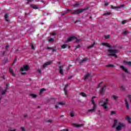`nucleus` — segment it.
<instances>
[{
  "label": "nucleus",
  "instance_id": "obj_1",
  "mask_svg": "<svg viewBox=\"0 0 131 131\" xmlns=\"http://www.w3.org/2000/svg\"><path fill=\"white\" fill-rule=\"evenodd\" d=\"M108 54H107V56L108 57H115V58H117V55L115 54L116 53H118V50H107Z\"/></svg>",
  "mask_w": 131,
  "mask_h": 131
},
{
  "label": "nucleus",
  "instance_id": "obj_2",
  "mask_svg": "<svg viewBox=\"0 0 131 131\" xmlns=\"http://www.w3.org/2000/svg\"><path fill=\"white\" fill-rule=\"evenodd\" d=\"M126 125L124 123H118V125L116 127V131H121L122 128H125Z\"/></svg>",
  "mask_w": 131,
  "mask_h": 131
},
{
  "label": "nucleus",
  "instance_id": "obj_3",
  "mask_svg": "<svg viewBox=\"0 0 131 131\" xmlns=\"http://www.w3.org/2000/svg\"><path fill=\"white\" fill-rule=\"evenodd\" d=\"M88 8H84V9H77L75 11H72V15H78V14H81V13H82L83 11H85V10H88Z\"/></svg>",
  "mask_w": 131,
  "mask_h": 131
},
{
  "label": "nucleus",
  "instance_id": "obj_4",
  "mask_svg": "<svg viewBox=\"0 0 131 131\" xmlns=\"http://www.w3.org/2000/svg\"><path fill=\"white\" fill-rule=\"evenodd\" d=\"M108 104H109V99L108 98H106L104 100L103 103L101 104V106L103 107L104 110H108Z\"/></svg>",
  "mask_w": 131,
  "mask_h": 131
},
{
  "label": "nucleus",
  "instance_id": "obj_5",
  "mask_svg": "<svg viewBox=\"0 0 131 131\" xmlns=\"http://www.w3.org/2000/svg\"><path fill=\"white\" fill-rule=\"evenodd\" d=\"M74 39H76L77 42H79V41H81V39H77L75 36H71L68 38V40H67V42H69V41H73V40H74Z\"/></svg>",
  "mask_w": 131,
  "mask_h": 131
},
{
  "label": "nucleus",
  "instance_id": "obj_6",
  "mask_svg": "<svg viewBox=\"0 0 131 131\" xmlns=\"http://www.w3.org/2000/svg\"><path fill=\"white\" fill-rule=\"evenodd\" d=\"M91 103L93 105V108L92 109L88 110V112H94L96 109H97V104L95 103L94 100H91Z\"/></svg>",
  "mask_w": 131,
  "mask_h": 131
},
{
  "label": "nucleus",
  "instance_id": "obj_7",
  "mask_svg": "<svg viewBox=\"0 0 131 131\" xmlns=\"http://www.w3.org/2000/svg\"><path fill=\"white\" fill-rule=\"evenodd\" d=\"M28 70H29V66L28 64H26L23 68H20V71L22 72L23 71H28Z\"/></svg>",
  "mask_w": 131,
  "mask_h": 131
},
{
  "label": "nucleus",
  "instance_id": "obj_8",
  "mask_svg": "<svg viewBox=\"0 0 131 131\" xmlns=\"http://www.w3.org/2000/svg\"><path fill=\"white\" fill-rule=\"evenodd\" d=\"M69 87V85L68 84H67L63 89L64 94L66 95V97H68V93L67 92V91L68 90V88Z\"/></svg>",
  "mask_w": 131,
  "mask_h": 131
},
{
  "label": "nucleus",
  "instance_id": "obj_9",
  "mask_svg": "<svg viewBox=\"0 0 131 131\" xmlns=\"http://www.w3.org/2000/svg\"><path fill=\"white\" fill-rule=\"evenodd\" d=\"M52 63H53V61H49L45 63L42 66L43 68H46V67H48V66H49V65H51Z\"/></svg>",
  "mask_w": 131,
  "mask_h": 131
},
{
  "label": "nucleus",
  "instance_id": "obj_10",
  "mask_svg": "<svg viewBox=\"0 0 131 131\" xmlns=\"http://www.w3.org/2000/svg\"><path fill=\"white\" fill-rule=\"evenodd\" d=\"M106 88H107V86L104 85L102 89L100 90V95H104V93H105V91H106Z\"/></svg>",
  "mask_w": 131,
  "mask_h": 131
},
{
  "label": "nucleus",
  "instance_id": "obj_11",
  "mask_svg": "<svg viewBox=\"0 0 131 131\" xmlns=\"http://www.w3.org/2000/svg\"><path fill=\"white\" fill-rule=\"evenodd\" d=\"M64 67L63 66H59V72L61 74V75H63V68Z\"/></svg>",
  "mask_w": 131,
  "mask_h": 131
},
{
  "label": "nucleus",
  "instance_id": "obj_12",
  "mask_svg": "<svg viewBox=\"0 0 131 131\" xmlns=\"http://www.w3.org/2000/svg\"><path fill=\"white\" fill-rule=\"evenodd\" d=\"M120 68H121V69H122V70H123V71H124L125 73H129V71H128L127 70V69L124 67V66H121L120 67Z\"/></svg>",
  "mask_w": 131,
  "mask_h": 131
},
{
  "label": "nucleus",
  "instance_id": "obj_13",
  "mask_svg": "<svg viewBox=\"0 0 131 131\" xmlns=\"http://www.w3.org/2000/svg\"><path fill=\"white\" fill-rule=\"evenodd\" d=\"M102 46H104L105 47H107V48H109V49H112V47L109 43L107 42H103L102 43Z\"/></svg>",
  "mask_w": 131,
  "mask_h": 131
},
{
  "label": "nucleus",
  "instance_id": "obj_14",
  "mask_svg": "<svg viewBox=\"0 0 131 131\" xmlns=\"http://www.w3.org/2000/svg\"><path fill=\"white\" fill-rule=\"evenodd\" d=\"M88 60H89V59L87 57H85V58H83L82 60H80L79 61V63L83 64V63H85V62H87Z\"/></svg>",
  "mask_w": 131,
  "mask_h": 131
},
{
  "label": "nucleus",
  "instance_id": "obj_15",
  "mask_svg": "<svg viewBox=\"0 0 131 131\" xmlns=\"http://www.w3.org/2000/svg\"><path fill=\"white\" fill-rule=\"evenodd\" d=\"M9 72L10 73V74H11V75H12V76H16V75L15 74V73H14V71L13 70V69L10 68H9Z\"/></svg>",
  "mask_w": 131,
  "mask_h": 131
},
{
  "label": "nucleus",
  "instance_id": "obj_16",
  "mask_svg": "<svg viewBox=\"0 0 131 131\" xmlns=\"http://www.w3.org/2000/svg\"><path fill=\"white\" fill-rule=\"evenodd\" d=\"M125 104L126 106V108L127 110H128L129 109V104H128V101H127V99H125Z\"/></svg>",
  "mask_w": 131,
  "mask_h": 131
},
{
  "label": "nucleus",
  "instance_id": "obj_17",
  "mask_svg": "<svg viewBox=\"0 0 131 131\" xmlns=\"http://www.w3.org/2000/svg\"><path fill=\"white\" fill-rule=\"evenodd\" d=\"M31 8H32V9H34V10H37L38 9V6L34 5V4H31L30 5Z\"/></svg>",
  "mask_w": 131,
  "mask_h": 131
},
{
  "label": "nucleus",
  "instance_id": "obj_18",
  "mask_svg": "<svg viewBox=\"0 0 131 131\" xmlns=\"http://www.w3.org/2000/svg\"><path fill=\"white\" fill-rule=\"evenodd\" d=\"M118 123V120L115 119L114 121V124L113 125V127H116V125H117Z\"/></svg>",
  "mask_w": 131,
  "mask_h": 131
},
{
  "label": "nucleus",
  "instance_id": "obj_19",
  "mask_svg": "<svg viewBox=\"0 0 131 131\" xmlns=\"http://www.w3.org/2000/svg\"><path fill=\"white\" fill-rule=\"evenodd\" d=\"M90 76H91V73H87L86 74V75H85V76L84 77V80L88 79V78H89V77H90Z\"/></svg>",
  "mask_w": 131,
  "mask_h": 131
},
{
  "label": "nucleus",
  "instance_id": "obj_20",
  "mask_svg": "<svg viewBox=\"0 0 131 131\" xmlns=\"http://www.w3.org/2000/svg\"><path fill=\"white\" fill-rule=\"evenodd\" d=\"M73 125L76 127H81V126H82L83 125V124H78L75 123L73 124Z\"/></svg>",
  "mask_w": 131,
  "mask_h": 131
},
{
  "label": "nucleus",
  "instance_id": "obj_21",
  "mask_svg": "<svg viewBox=\"0 0 131 131\" xmlns=\"http://www.w3.org/2000/svg\"><path fill=\"white\" fill-rule=\"evenodd\" d=\"M4 17H5V18L6 19V21L9 22V19H8V18H9V14L6 13Z\"/></svg>",
  "mask_w": 131,
  "mask_h": 131
},
{
  "label": "nucleus",
  "instance_id": "obj_22",
  "mask_svg": "<svg viewBox=\"0 0 131 131\" xmlns=\"http://www.w3.org/2000/svg\"><path fill=\"white\" fill-rule=\"evenodd\" d=\"M126 119L128 123H131V118L129 117V116H127Z\"/></svg>",
  "mask_w": 131,
  "mask_h": 131
},
{
  "label": "nucleus",
  "instance_id": "obj_23",
  "mask_svg": "<svg viewBox=\"0 0 131 131\" xmlns=\"http://www.w3.org/2000/svg\"><path fill=\"white\" fill-rule=\"evenodd\" d=\"M112 99H113V100H114L115 101H117L118 98L117 97V96H116V95H112Z\"/></svg>",
  "mask_w": 131,
  "mask_h": 131
},
{
  "label": "nucleus",
  "instance_id": "obj_24",
  "mask_svg": "<svg viewBox=\"0 0 131 131\" xmlns=\"http://www.w3.org/2000/svg\"><path fill=\"white\" fill-rule=\"evenodd\" d=\"M129 33V32L128 31H124L123 32H122V34L123 35H126V34H128Z\"/></svg>",
  "mask_w": 131,
  "mask_h": 131
},
{
  "label": "nucleus",
  "instance_id": "obj_25",
  "mask_svg": "<svg viewBox=\"0 0 131 131\" xmlns=\"http://www.w3.org/2000/svg\"><path fill=\"white\" fill-rule=\"evenodd\" d=\"M123 62L124 63H125V64H127V65H128V66H131V61L128 62L124 60Z\"/></svg>",
  "mask_w": 131,
  "mask_h": 131
},
{
  "label": "nucleus",
  "instance_id": "obj_26",
  "mask_svg": "<svg viewBox=\"0 0 131 131\" xmlns=\"http://www.w3.org/2000/svg\"><path fill=\"white\" fill-rule=\"evenodd\" d=\"M5 85H6V87H5V90H6V91H7L8 89H9V83H6Z\"/></svg>",
  "mask_w": 131,
  "mask_h": 131
},
{
  "label": "nucleus",
  "instance_id": "obj_27",
  "mask_svg": "<svg viewBox=\"0 0 131 131\" xmlns=\"http://www.w3.org/2000/svg\"><path fill=\"white\" fill-rule=\"evenodd\" d=\"M70 115L71 117H74V113H73V111H72L70 112Z\"/></svg>",
  "mask_w": 131,
  "mask_h": 131
},
{
  "label": "nucleus",
  "instance_id": "obj_28",
  "mask_svg": "<svg viewBox=\"0 0 131 131\" xmlns=\"http://www.w3.org/2000/svg\"><path fill=\"white\" fill-rule=\"evenodd\" d=\"M80 95L82 96V97H86V94H85V93H83V92H81L80 93Z\"/></svg>",
  "mask_w": 131,
  "mask_h": 131
},
{
  "label": "nucleus",
  "instance_id": "obj_29",
  "mask_svg": "<svg viewBox=\"0 0 131 131\" xmlns=\"http://www.w3.org/2000/svg\"><path fill=\"white\" fill-rule=\"evenodd\" d=\"M68 12H69V9H68V10H67V11H65V12H62V13H61V16H64V15H65V14H67V13H68Z\"/></svg>",
  "mask_w": 131,
  "mask_h": 131
},
{
  "label": "nucleus",
  "instance_id": "obj_30",
  "mask_svg": "<svg viewBox=\"0 0 131 131\" xmlns=\"http://www.w3.org/2000/svg\"><path fill=\"white\" fill-rule=\"evenodd\" d=\"M30 46L32 50H35V47H34V45H33V43H31Z\"/></svg>",
  "mask_w": 131,
  "mask_h": 131
},
{
  "label": "nucleus",
  "instance_id": "obj_31",
  "mask_svg": "<svg viewBox=\"0 0 131 131\" xmlns=\"http://www.w3.org/2000/svg\"><path fill=\"white\" fill-rule=\"evenodd\" d=\"M95 43L94 42V43H93L92 45L88 47V49H92V48H94V46H95Z\"/></svg>",
  "mask_w": 131,
  "mask_h": 131
},
{
  "label": "nucleus",
  "instance_id": "obj_32",
  "mask_svg": "<svg viewBox=\"0 0 131 131\" xmlns=\"http://www.w3.org/2000/svg\"><path fill=\"white\" fill-rule=\"evenodd\" d=\"M45 91H46V89H45L43 88L40 89V95H41V94H42V93H43V92H45Z\"/></svg>",
  "mask_w": 131,
  "mask_h": 131
},
{
  "label": "nucleus",
  "instance_id": "obj_33",
  "mask_svg": "<svg viewBox=\"0 0 131 131\" xmlns=\"http://www.w3.org/2000/svg\"><path fill=\"white\" fill-rule=\"evenodd\" d=\"M111 8H112V9H119L120 8H121V7H120V6L114 7L113 6H112Z\"/></svg>",
  "mask_w": 131,
  "mask_h": 131
},
{
  "label": "nucleus",
  "instance_id": "obj_34",
  "mask_svg": "<svg viewBox=\"0 0 131 131\" xmlns=\"http://www.w3.org/2000/svg\"><path fill=\"white\" fill-rule=\"evenodd\" d=\"M116 114V112L115 111H113L111 112V115H114Z\"/></svg>",
  "mask_w": 131,
  "mask_h": 131
},
{
  "label": "nucleus",
  "instance_id": "obj_35",
  "mask_svg": "<svg viewBox=\"0 0 131 131\" xmlns=\"http://www.w3.org/2000/svg\"><path fill=\"white\" fill-rule=\"evenodd\" d=\"M126 23H127V21H126V20H122V21H121V24H122V25H124V24H126Z\"/></svg>",
  "mask_w": 131,
  "mask_h": 131
},
{
  "label": "nucleus",
  "instance_id": "obj_36",
  "mask_svg": "<svg viewBox=\"0 0 131 131\" xmlns=\"http://www.w3.org/2000/svg\"><path fill=\"white\" fill-rule=\"evenodd\" d=\"M97 114L99 115L100 117H102V114H101V111L100 110H98L97 112Z\"/></svg>",
  "mask_w": 131,
  "mask_h": 131
},
{
  "label": "nucleus",
  "instance_id": "obj_37",
  "mask_svg": "<svg viewBox=\"0 0 131 131\" xmlns=\"http://www.w3.org/2000/svg\"><path fill=\"white\" fill-rule=\"evenodd\" d=\"M30 96L31 97H32L34 99L36 97V95L35 94H31Z\"/></svg>",
  "mask_w": 131,
  "mask_h": 131
},
{
  "label": "nucleus",
  "instance_id": "obj_38",
  "mask_svg": "<svg viewBox=\"0 0 131 131\" xmlns=\"http://www.w3.org/2000/svg\"><path fill=\"white\" fill-rule=\"evenodd\" d=\"M120 88L122 91H124V90H125V87L123 86V85H121Z\"/></svg>",
  "mask_w": 131,
  "mask_h": 131
},
{
  "label": "nucleus",
  "instance_id": "obj_39",
  "mask_svg": "<svg viewBox=\"0 0 131 131\" xmlns=\"http://www.w3.org/2000/svg\"><path fill=\"white\" fill-rule=\"evenodd\" d=\"M6 93H7V90H3V91H2V95H5V94H6Z\"/></svg>",
  "mask_w": 131,
  "mask_h": 131
},
{
  "label": "nucleus",
  "instance_id": "obj_40",
  "mask_svg": "<svg viewBox=\"0 0 131 131\" xmlns=\"http://www.w3.org/2000/svg\"><path fill=\"white\" fill-rule=\"evenodd\" d=\"M67 45L66 44H64L61 46V49H66Z\"/></svg>",
  "mask_w": 131,
  "mask_h": 131
},
{
  "label": "nucleus",
  "instance_id": "obj_41",
  "mask_svg": "<svg viewBox=\"0 0 131 131\" xmlns=\"http://www.w3.org/2000/svg\"><path fill=\"white\" fill-rule=\"evenodd\" d=\"M81 21V20L80 19H79L78 20L75 21L74 22L75 24H76V23H78V22H80Z\"/></svg>",
  "mask_w": 131,
  "mask_h": 131
},
{
  "label": "nucleus",
  "instance_id": "obj_42",
  "mask_svg": "<svg viewBox=\"0 0 131 131\" xmlns=\"http://www.w3.org/2000/svg\"><path fill=\"white\" fill-rule=\"evenodd\" d=\"M106 67H114V65L113 64H108L106 66Z\"/></svg>",
  "mask_w": 131,
  "mask_h": 131
},
{
  "label": "nucleus",
  "instance_id": "obj_43",
  "mask_svg": "<svg viewBox=\"0 0 131 131\" xmlns=\"http://www.w3.org/2000/svg\"><path fill=\"white\" fill-rule=\"evenodd\" d=\"M79 48H80V45H78L76 47L75 50H77V49H79Z\"/></svg>",
  "mask_w": 131,
  "mask_h": 131
},
{
  "label": "nucleus",
  "instance_id": "obj_44",
  "mask_svg": "<svg viewBox=\"0 0 131 131\" xmlns=\"http://www.w3.org/2000/svg\"><path fill=\"white\" fill-rule=\"evenodd\" d=\"M10 48V45H7L6 47H5V50L7 51V50H8V49Z\"/></svg>",
  "mask_w": 131,
  "mask_h": 131
},
{
  "label": "nucleus",
  "instance_id": "obj_45",
  "mask_svg": "<svg viewBox=\"0 0 131 131\" xmlns=\"http://www.w3.org/2000/svg\"><path fill=\"white\" fill-rule=\"evenodd\" d=\"M46 122H47V123H52V122H53V121L51 120H48Z\"/></svg>",
  "mask_w": 131,
  "mask_h": 131
},
{
  "label": "nucleus",
  "instance_id": "obj_46",
  "mask_svg": "<svg viewBox=\"0 0 131 131\" xmlns=\"http://www.w3.org/2000/svg\"><path fill=\"white\" fill-rule=\"evenodd\" d=\"M31 2H33V0H27V4H29Z\"/></svg>",
  "mask_w": 131,
  "mask_h": 131
},
{
  "label": "nucleus",
  "instance_id": "obj_47",
  "mask_svg": "<svg viewBox=\"0 0 131 131\" xmlns=\"http://www.w3.org/2000/svg\"><path fill=\"white\" fill-rule=\"evenodd\" d=\"M58 104L61 105L62 106V105H64V103H63L62 102H59Z\"/></svg>",
  "mask_w": 131,
  "mask_h": 131
},
{
  "label": "nucleus",
  "instance_id": "obj_48",
  "mask_svg": "<svg viewBox=\"0 0 131 131\" xmlns=\"http://www.w3.org/2000/svg\"><path fill=\"white\" fill-rule=\"evenodd\" d=\"M104 37L106 39H108V38H109L110 37V35H106V36H104Z\"/></svg>",
  "mask_w": 131,
  "mask_h": 131
},
{
  "label": "nucleus",
  "instance_id": "obj_49",
  "mask_svg": "<svg viewBox=\"0 0 131 131\" xmlns=\"http://www.w3.org/2000/svg\"><path fill=\"white\" fill-rule=\"evenodd\" d=\"M49 41H54V38H50L49 39Z\"/></svg>",
  "mask_w": 131,
  "mask_h": 131
},
{
  "label": "nucleus",
  "instance_id": "obj_50",
  "mask_svg": "<svg viewBox=\"0 0 131 131\" xmlns=\"http://www.w3.org/2000/svg\"><path fill=\"white\" fill-rule=\"evenodd\" d=\"M21 129L23 130V131H25L26 130L25 128L24 127H20Z\"/></svg>",
  "mask_w": 131,
  "mask_h": 131
},
{
  "label": "nucleus",
  "instance_id": "obj_51",
  "mask_svg": "<svg viewBox=\"0 0 131 131\" xmlns=\"http://www.w3.org/2000/svg\"><path fill=\"white\" fill-rule=\"evenodd\" d=\"M47 50H53V48H52L51 47H47Z\"/></svg>",
  "mask_w": 131,
  "mask_h": 131
},
{
  "label": "nucleus",
  "instance_id": "obj_52",
  "mask_svg": "<svg viewBox=\"0 0 131 131\" xmlns=\"http://www.w3.org/2000/svg\"><path fill=\"white\" fill-rule=\"evenodd\" d=\"M57 51V49L55 48L54 49H52V53H54V52H56Z\"/></svg>",
  "mask_w": 131,
  "mask_h": 131
},
{
  "label": "nucleus",
  "instance_id": "obj_53",
  "mask_svg": "<svg viewBox=\"0 0 131 131\" xmlns=\"http://www.w3.org/2000/svg\"><path fill=\"white\" fill-rule=\"evenodd\" d=\"M110 14H111V13H110V12H107V13H104V15H110Z\"/></svg>",
  "mask_w": 131,
  "mask_h": 131
},
{
  "label": "nucleus",
  "instance_id": "obj_54",
  "mask_svg": "<svg viewBox=\"0 0 131 131\" xmlns=\"http://www.w3.org/2000/svg\"><path fill=\"white\" fill-rule=\"evenodd\" d=\"M38 73H41V70H40V69H38Z\"/></svg>",
  "mask_w": 131,
  "mask_h": 131
},
{
  "label": "nucleus",
  "instance_id": "obj_55",
  "mask_svg": "<svg viewBox=\"0 0 131 131\" xmlns=\"http://www.w3.org/2000/svg\"><path fill=\"white\" fill-rule=\"evenodd\" d=\"M26 74V73L25 72H21V75H25Z\"/></svg>",
  "mask_w": 131,
  "mask_h": 131
},
{
  "label": "nucleus",
  "instance_id": "obj_56",
  "mask_svg": "<svg viewBox=\"0 0 131 131\" xmlns=\"http://www.w3.org/2000/svg\"><path fill=\"white\" fill-rule=\"evenodd\" d=\"M123 76H124V79H125L126 81L127 80V79H126V77H125V76H124V74H123Z\"/></svg>",
  "mask_w": 131,
  "mask_h": 131
},
{
  "label": "nucleus",
  "instance_id": "obj_57",
  "mask_svg": "<svg viewBox=\"0 0 131 131\" xmlns=\"http://www.w3.org/2000/svg\"><path fill=\"white\" fill-rule=\"evenodd\" d=\"M52 35H53V36L56 35V33H55V32L52 33Z\"/></svg>",
  "mask_w": 131,
  "mask_h": 131
},
{
  "label": "nucleus",
  "instance_id": "obj_58",
  "mask_svg": "<svg viewBox=\"0 0 131 131\" xmlns=\"http://www.w3.org/2000/svg\"><path fill=\"white\" fill-rule=\"evenodd\" d=\"M95 98H97V97H96V96H93V97H92V100H94V99H95Z\"/></svg>",
  "mask_w": 131,
  "mask_h": 131
},
{
  "label": "nucleus",
  "instance_id": "obj_59",
  "mask_svg": "<svg viewBox=\"0 0 131 131\" xmlns=\"http://www.w3.org/2000/svg\"><path fill=\"white\" fill-rule=\"evenodd\" d=\"M71 78H72V76H70L68 78V79H71Z\"/></svg>",
  "mask_w": 131,
  "mask_h": 131
},
{
  "label": "nucleus",
  "instance_id": "obj_60",
  "mask_svg": "<svg viewBox=\"0 0 131 131\" xmlns=\"http://www.w3.org/2000/svg\"><path fill=\"white\" fill-rule=\"evenodd\" d=\"M108 5H109V4H108V3H105V4H104V6H108Z\"/></svg>",
  "mask_w": 131,
  "mask_h": 131
},
{
  "label": "nucleus",
  "instance_id": "obj_61",
  "mask_svg": "<svg viewBox=\"0 0 131 131\" xmlns=\"http://www.w3.org/2000/svg\"><path fill=\"white\" fill-rule=\"evenodd\" d=\"M101 84H102V83H100L98 85V88H100V85H101Z\"/></svg>",
  "mask_w": 131,
  "mask_h": 131
},
{
  "label": "nucleus",
  "instance_id": "obj_62",
  "mask_svg": "<svg viewBox=\"0 0 131 131\" xmlns=\"http://www.w3.org/2000/svg\"><path fill=\"white\" fill-rule=\"evenodd\" d=\"M55 108H59V106H58L57 105H55Z\"/></svg>",
  "mask_w": 131,
  "mask_h": 131
},
{
  "label": "nucleus",
  "instance_id": "obj_63",
  "mask_svg": "<svg viewBox=\"0 0 131 131\" xmlns=\"http://www.w3.org/2000/svg\"><path fill=\"white\" fill-rule=\"evenodd\" d=\"M60 118L64 117V115H61L60 116Z\"/></svg>",
  "mask_w": 131,
  "mask_h": 131
},
{
  "label": "nucleus",
  "instance_id": "obj_64",
  "mask_svg": "<svg viewBox=\"0 0 131 131\" xmlns=\"http://www.w3.org/2000/svg\"><path fill=\"white\" fill-rule=\"evenodd\" d=\"M10 131H16V129H14V130H10Z\"/></svg>",
  "mask_w": 131,
  "mask_h": 131
}]
</instances>
